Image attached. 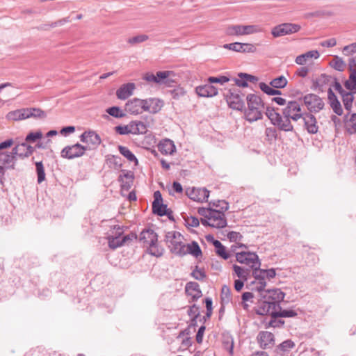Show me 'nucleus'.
I'll list each match as a JSON object with an SVG mask.
<instances>
[{"instance_id": "1", "label": "nucleus", "mask_w": 356, "mask_h": 356, "mask_svg": "<svg viewBox=\"0 0 356 356\" xmlns=\"http://www.w3.org/2000/svg\"><path fill=\"white\" fill-rule=\"evenodd\" d=\"M266 115L270 120L271 123L284 131H293V125L291 121L298 122L303 118L305 111H302L300 102L297 101H289L282 110V116L274 108L267 106L266 108Z\"/></svg>"}, {"instance_id": "2", "label": "nucleus", "mask_w": 356, "mask_h": 356, "mask_svg": "<svg viewBox=\"0 0 356 356\" xmlns=\"http://www.w3.org/2000/svg\"><path fill=\"white\" fill-rule=\"evenodd\" d=\"M246 102L248 106L246 109V120L254 122L261 119L265 109L261 98L257 95L250 94L246 96Z\"/></svg>"}, {"instance_id": "3", "label": "nucleus", "mask_w": 356, "mask_h": 356, "mask_svg": "<svg viewBox=\"0 0 356 356\" xmlns=\"http://www.w3.org/2000/svg\"><path fill=\"white\" fill-rule=\"evenodd\" d=\"M140 241L143 243L151 255L156 257L163 255L164 250L158 245V235L153 229H143L140 234Z\"/></svg>"}, {"instance_id": "4", "label": "nucleus", "mask_w": 356, "mask_h": 356, "mask_svg": "<svg viewBox=\"0 0 356 356\" xmlns=\"http://www.w3.org/2000/svg\"><path fill=\"white\" fill-rule=\"evenodd\" d=\"M184 236L177 231L168 232L165 236V241L170 250V251L178 256H184Z\"/></svg>"}, {"instance_id": "5", "label": "nucleus", "mask_w": 356, "mask_h": 356, "mask_svg": "<svg viewBox=\"0 0 356 356\" xmlns=\"http://www.w3.org/2000/svg\"><path fill=\"white\" fill-rule=\"evenodd\" d=\"M269 316L266 317L264 321L266 328L268 327H282L284 321L281 318H291L297 316V313L292 309H284L283 311L268 312Z\"/></svg>"}, {"instance_id": "6", "label": "nucleus", "mask_w": 356, "mask_h": 356, "mask_svg": "<svg viewBox=\"0 0 356 356\" xmlns=\"http://www.w3.org/2000/svg\"><path fill=\"white\" fill-rule=\"evenodd\" d=\"M262 298L258 302L257 307L255 308V312L259 315H267L268 312L283 311L280 306V302H274L270 295L266 293L261 296Z\"/></svg>"}, {"instance_id": "7", "label": "nucleus", "mask_w": 356, "mask_h": 356, "mask_svg": "<svg viewBox=\"0 0 356 356\" xmlns=\"http://www.w3.org/2000/svg\"><path fill=\"white\" fill-rule=\"evenodd\" d=\"M250 270L246 268V288L254 291L257 293V296H261L264 291L266 286L265 280L260 277H257L256 275H250Z\"/></svg>"}, {"instance_id": "8", "label": "nucleus", "mask_w": 356, "mask_h": 356, "mask_svg": "<svg viewBox=\"0 0 356 356\" xmlns=\"http://www.w3.org/2000/svg\"><path fill=\"white\" fill-rule=\"evenodd\" d=\"M201 222L203 225L215 228H223L227 225L224 212L218 209H213L209 219H201Z\"/></svg>"}, {"instance_id": "9", "label": "nucleus", "mask_w": 356, "mask_h": 356, "mask_svg": "<svg viewBox=\"0 0 356 356\" xmlns=\"http://www.w3.org/2000/svg\"><path fill=\"white\" fill-rule=\"evenodd\" d=\"M301 29L300 25L293 23H283L275 26L271 30L274 38L290 35L298 32Z\"/></svg>"}, {"instance_id": "10", "label": "nucleus", "mask_w": 356, "mask_h": 356, "mask_svg": "<svg viewBox=\"0 0 356 356\" xmlns=\"http://www.w3.org/2000/svg\"><path fill=\"white\" fill-rule=\"evenodd\" d=\"M88 148V147H84L79 143H76L73 145L65 147L62 149L60 155L63 158L73 159L84 155L85 152L87 151Z\"/></svg>"}, {"instance_id": "11", "label": "nucleus", "mask_w": 356, "mask_h": 356, "mask_svg": "<svg viewBox=\"0 0 356 356\" xmlns=\"http://www.w3.org/2000/svg\"><path fill=\"white\" fill-rule=\"evenodd\" d=\"M173 72L171 71H159L156 74L152 73H147L144 75L143 79L149 83H165L170 85L174 81L170 79Z\"/></svg>"}, {"instance_id": "12", "label": "nucleus", "mask_w": 356, "mask_h": 356, "mask_svg": "<svg viewBox=\"0 0 356 356\" xmlns=\"http://www.w3.org/2000/svg\"><path fill=\"white\" fill-rule=\"evenodd\" d=\"M305 105L311 113H318L324 107L323 99L315 94H307L303 97Z\"/></svg>"}, {"instance_id": "13", "label": "nucleus", "mask_w": 356, "mask_h": 356, "mask_svg": "<svg viewBox=\"0 0 356 356\" xmlns=\"http://www.w3.org/2000/svg\"><path fill=\"white\" fill-rule=\"evenodd\" d=\"M80 140L88 147V150L96 149L101 143L100 136L93 131H86L80 136Z\"/></svg>"}, {"instance_id": "14", "label": "nucleus", "mask_w": 356, "mask_h": 356, "mask_svg": "<svg viewBox=\"0 0 356 356\" xmlns=\"http://www.w3.org/2000/svg\"><path fill=\"white\" fill-rule=\"evenodd\" d=\"M186 195L192 200L198 202L207 201L209 191L205 188H188L186 189Z\"/></svg>"}, {"instance_id": "15", "label": "nucleus", "mask_w": 356, "mask_h": 356, "mask_svg": "<svg viewBox=\"0 0 356 356\" xmlns=\"http://www.w3.org/2000/svg\"><path fill=\"white\" fill-rule=\"evenodd\" d=\"M108 247L112 250H115L118 248L122 247L130 241L137 238V235L134 233H130L124 236L122 238H114L107 236Z\"/></svg>"}, {"instance_id": "16", "label": "nucleus", "mask_w": 356, "mask_h": 356, "mask_svg": "<svg viewBox=\"0 0 356 356\" xmlns=\"http://www.w3.org/2000/svg\"><path fill=\"white\" fill-rule=\"evenodd\" d=\"M299 124H303L307 131L312 134H316L318 130L316 118L311 113L305 112Z\"/></svg>"}, {"instance_id": "17", "label": "nucleus", "mask_w": 356, "mask_h": 356, "mask_svg": "<svg viewBox=\"0 0 356 356\" xmlns=\"http://www.w3.org/2000/svg\"><path fill=\"white\" fill-rule=\"evenodd\" d=\"M246 246V267H250L252 274L254 275V272L260 269L261 261L255 252L248 250Z\"/></svg>"}, {"instance_id": "18", "label": "nucleus", "mask_w": 356, "mask_h": 356, "mask_svg": "<svg viewBox=\"0 0 356 356\" xmlns=\"http://www.w3.org/2000/svg\"><path fill=\"white\" fill-rule=\"evenodd\" d=\"M34 152V147L28 145L26 142H23L17 145L13 149V154L20 158L29 157Z\"/></svg>"}, {"instance_id": "19", "label": "nucleus", "mask_w": 356, "mask_h": 356, "mask_svg": "<svg viewBox=\"0 0 356 356\" xmlns=\"http://www.w3.org/2000/svg\"><path fill=\"white\" fill-rule=\"evenodd\" d=\"M230 95L227 96V102L230 108L242 111L244 104L241 97L236 92L229 91Z\"/></svg>"}, {"instance_id": "20", "label": "nucleus", "mask_w": 356, "mask_h": 356, "mask_svg": "<svg viewBox=\"0 0 356 356\" xmlns=\"http://www.w3.org/2000/svg\"><path fill=\"white\" fill-rule=\"evenodd\" d=\"M125 111L131 115H138L142 113L143 108L140 99L134 98L129 100L125 104Z\"/></svg>"}, {"instance_id": "21", "label": "nucleus", "mask_w": 356, "mask_h": 356, "mask_svg": "<svg viewBox=\"0 0 356 356\" xmlns=\"http://www.w3.org/2000/svg\"><path fill=\"white\" fill-rule=\"evenodd\" d=\"M136 86L134 83L122 85L116 91L117 97L120 99H126L133 95Z\"/></svg>"}, {"instance_id": "22", "label": "nucleus", "mask_w": 356, "mask_h": 356, "mask_svg": "<svg viewBox=\"0 0 356 356\" xmlns=\"http://www.w3.org/2000/svg\"><path fill=\"white\" fill-rule=\"evenodd\" d=\"M348 70L350 71L349 79L344 83V86L347 90L356 93V69L354 68V64L348 60Z\"/></svg>"}, {"instance_id": "23", "label": "nucleus", "mask_w": 356, "mask_h": 356, "mask_svg": "<svg viewBox=\"0 0 356 356\" xmlns=\"http://www.w3.org/2000/svg\"><path fill=\"white\" fill-rule=\"evenodd\" d=\"M195 91L199 96L203 97H211L218 94V89L211 85L210 83L204 86H197L195 88Z\"/></svg>"}, {"instance_id": "24", "label": "nucleus", "mask_w": 356, "mask_h": 356, "mask_svg": "<svg viewBox=\"0 0 356 356\" xmlns=\"http://www.w3.org/2000/svg\"><path fill=\"white\" fill-rule=\"evenodd\" d=\"M258 341L262 348H270L274 343V335L270 332H260L258 335Z\"/></svg>"}, {"instance_id": "25", "label": "nucleus", "mask_w": 356, "mask_h": 356, "mask_svg": "<svg viewBox=\"0 0 356 356\" xmlns=\"http://www.w3.org/2000/svg\"><path fill=\"white\" fill-rule=\"evenodd\" d=\"M15 163V155L11 152H0V165H4L6 168L14 169Z\"/></svg>"}, {"instance_id": "26", "label": "nucleus", "mask_w": 356, "mask_h": 356, "mask_svg": "<svg viewBox=\"0 0 356 356\" xmlns=\"http://www.w3.org/2000/svg\"><path fill=\"white\" fill-rule=\"evenodd\" d=\"M327 95L330 106L333 109L334 112L338 115H341L343 113V109L341 108L340 102L337 99V96L333 92L331 88H329L327 91Z\"/></svg>"}, {"instance_id": "27", "label": "nucleus", "mask_w": 356, "mask_h": 356, "mask_svg": "<svg viewBox=\"0 0 356 356\" xmlns=\"http://www.w3.org/2000/svg\"><path fill=\"white\" fill-rule=\"evenodd\" d=\"M320 56V54L317 50H312L309 51L305 54L299 55L296 58V63L298 65H304L309 60L312 58H318Z\"/></svg>"}, {"instance_id": "28", "label": "nucleus", "mask_w": 356, "mask_h": 356, "mask_svg": "<svg viewBox=\"0 0 356 356\" xmlns=\"http://www.w3.org/2000/svg\"><path fill=\"white\" fill-rule=\"evenodd\" d=\"M186 292L194 299L199 298L202 296L199 284L195 282H189L186 284Z\"/></svg>"}, {"instance_id": "29", "label": "nucleus", "mask_w": 356, "mask_h": 356, "mask_svg": "<svg viewBox=\"0 0 356 356\" xmlns=\"http://www.w3.org/2000/svg\"><path fill=\"white\" fill-rule=\"evenodd\" d=\"M8 120L18 121L26 119V108L10 111L6 115Z\"/></svg>"}, {"instance_id": "30", "label": "nucleus", "mask_w": 356, "mask_h": 356, "mask_svg": "<svg viewBox=\"0 0 356 356\" xmlns=\"http://www.w3.org/2000/svg\"><path fill=\"white\" fill-rule=\"evenodd\" d=\"M354 94H355V92L345 91L341 95L344 108L348 112V115L350 114L352 108L354 100Z\"/></svg>"}, {"instance_id": "31", "label": "nucleus", "mask_w": 356, "mask_h": 356, "mask_svg": "<svg viewBox=\"0 0 356 356\" xmlns=\"http://www.w3.org/2000/svg\"><path fill=\"white\" fill-rule=\"evenodd\" d=\"M26 119H44L47 117L46 113L39 108H26Z\"/></svg>"}, {"instance_id": "32", "label": "nucleus", "mask_w": 356, "mask_h": 356, "mask_svg": "<svg viewBox=\"0 0 356 356\" xmlns=\"http://www.w3.org/2000/svg\"><path fill=\"white\" fill-rule=\"evenodd\" d=\"M184 252V255L191 254L195 257H198L202 255V250L198 243L195 241H193L190 244L185 245Z\"/></svg>"}, {"instance_id": "33", "label": "nucleus", "mask_w": 356, "mask_h": 356, "mask_svg": "<svg viewBox=\"0 0 356 356\" xmlns=\"http://www.w3.org/2000/svg\"><path fill=\"white\" fill-rule=\"evenodd\" d=\"M132 134H144L147 131V125L141 121H132L130 122Z\"/></svg>"}, {"instance_id": "34", "label": "nucleus", "mask_w": 356, "mask_h": 356, "mask_svg": "<svg viewBox=\"0 0 356 356\" xmlns=\"http://www.w3.org/2000/svg\"><path fill=\"white\" fill-rule=\"evenodd\" d=\"M345 127L349 134H356V113L351 114L349 118L346 115Z\"/></svg>"}, {"instance_id": "35", "label": "nucleus", "mask_w": 356, "mask_h": 356, "mask_svg": "<svg viewBox=\"0 0 356 356\" xmlns=\"http://www.w3.org/2000/svg\"><path fill=\"white\" fill-rule=\"evenodd\" d=\"M153 213L157 214L159 216H168L170 218V213L167 209V205L163 204L162 202H159L157 204H152Z\"/></svg>"}, {"instance_id": "36", "label": "nucleus", "mask_w": 356, "mask_h": 356, "mask_svg": "<svg viewBox=\"0 0 356 356\" xmlns=\"http://www.w3.org/2000/svg\"><path fill=\"white\" fill-rule=\"evenodd\" d=\"M175 146L170 140H165L159 145V149L165 154H171L174 152Z\"/></svg>"}, {"instance_id": "37", "label": "nucleus", "mask_w": 356, "mask_h": 356, "mask_svg": "<svg viewBox=\"0 0 356 356\" xmlns=\"http://www.w3.org/2000/svg\"><path fill=\"white\" fill-rule=\"evenodd\" d=\"M264 293H266L268 295H270L274 299V302H280L283 301L285 293L282 292L280 289H273L266 290L264 291Z\"/></svg>"}, {"instance_id": "38", "label": "nucleus", "mask_w": 356, "mask_h": 356, "mask_svg": "<svg viewBox=\"0 0 356 356\" xmlns=\"http://www.w3.org/2000/svg\"><path fill=\"white\" fill-rule=\"evenodd\" d=\"M330 65L334 70L339 72L343 71L346 66V63L342 60L341 58L339 57L338 56H335L333 58L332 61L330 63Z\"/></svg>"}, {"instance_id": "39", "label": "nucleus", "mask_w": 356, "mask_h": 356, "mask_svg": "<svg viewBox=\"0 0 356 356\" xmlns=\"http://www.w3.org/2000/svg\"><path fill=\"white\" fill-rule=\"evenodd\" d=\"M106 162L109 167L118 169L122 166L121 158L115 155H107Z\"/></svg>"}, {"instance_id": "40", "label": "nucleus", "mask_w": 356, "mask_h": 356, "mask_svg": "<svg viewBox=\"0 0 356 356\" xmlns=\"http://www.w3.org/2000/svg\"><path fill=\"white\" fill-rule=\"evenodd\" d=\"M118 149L120 154L127 158L129 161L135 162L136 164H138V159L127 147L119 145Z\"/></svg>"}, {"instance_id": "41", "label": "nucleus", "mask_w": 356, "mask_h": 356, "mask_svg": "<svg viewBox=\"0 0 356 356\" xmlns=\"http://www.w3.org/2000/svg\"><path fill=\"white\" fill-rule=\"evenodd\" d=\"M228 35H241L245 34V26L234 25L229 26L226 30Z\"/></svg>"}, {"instance_id": "42", "label": "nucleus", "mask_w": 356, "mask_h": 356, "mask_svg": "<svg viewBox=\"0 0 356 356\" xmlns=\"http://www.w3.org/2000/svg\"><path fill=\"white\" fill-rule=\"evenodd\" d=\"M254 275H256L257 277H260L261 278L265 280V277H267L268 279H271L275 277L276 273L275 269L270 268L268 270H262L259 269L254 272Z\"/></svg>"}, {"instance_id": "43", "label": "nucleus", "mask_w": 356, "mask_h": 356, "mask_svg": "<svg viewBox=\"0 0 356 356\" xmlns=\"http://www.w3.org/2000/svg\"><path fill=\"white\" fill-rule=\"evenodd\" d=\"M220 298L222 305L228 304L231 301V290L227 285L222 286Z\"/></svg>"}, {"instance_id": "44", "label": "nucleus", "mask_w": 356, "mask_h": 356, "mask_svg": "<svg viewBox=\"0 0 356 356\" xmlns=\"http://www.w3.org/2000/svg\"><path fill=\"white\" fill-rule=\"evenodd\" d=\"M287 80L284 76H280L273 79L270 82V86L275 88H284L287 85Z\"/></svg>"}, {"instance_id": "45", "label": "nucleus", "mask_w": 356, "mask_h": 356, "mask_svg": "<svg viewBox=\"0 0 356 356\" xmlns=\"http://www.w3.org/2000/svg\"><path fill=\"white\" fill-rule=\"evenodd\" d=\"M151 103L150 110H149V112L151 113H157L163 106V101L159 99L151 98Z\"/></svg>"}, {"instance_id": "46", "label": "nucleus", "mask_w": 356, "mask_h": 356, "mask_svg": "<svg viewBox=\"0 0 356 356\" xmlns=\"http://www.w3.org/2000/svg\"><path fill=\"white\" fill-rule=\"evenodd\" d=\"M149 39V36L146 34H139L136 36L129 38L127 40V43L130 45H136L147 41Z\"/></svg>"}, {"instance_id": "47", "label": "nucleus", "mask_w": 356, "mask_h": 356, "mask_svg": "<svg viewBox=\"0 0 356 356\" xmlns=\"http://www.w3.org/2000/svg\"><path fill=\"white\" fill-rule=\"evenodd\" d=\"M222 345L229 353L232 355L233 354L234 341L233 339L229 335H223Z\"/></svg>"}, {"instance_id": "48", "label": "nucleus", "mask_w": 356, "mask_h": 356, "mask_svg": "<svg viewBox=\"0 0 356 356\" xmlns=\"http://www.w3.org/2000/svg\"><path fill=\"white\" fill-rule=\"evenodd\" d=\"M38 183L40 184L45 179L44 168L42 161L35 163Z\"/></svg>"}, {"instance_id": "49", "label": "nucleus", "mask_w": 356, "mask_h": 356, "mask_svg": "<svg viewBox=\"0 0 356 356\" xmlns=\"http://www.w3.org/2000/svg\"><path fill=\"white\" fill-rule=\"evenodd\" d=\"M106 113L116 118H122L125 116V113L118 106H112L107 108Z\"/></svg>"}, {"instance_id": "50", "label": "nucleus", "mask_w": 356, "mask_h": 356, "mask_svg": "<svg viewBox=\"0 0 356 356\" xmlns=\"http://www.w3.org/2000/svg\"><path fill=\"white\" fill-rule=\"evenodd\" d=\"M245 43L242 42H233L230 44H225L223 45L225 49L232 50L236 52H241L244 51Z\"/></svg>"}, {"instance_id": "51", "label": "nucleus", "mask_w": 356, "mask_h": 356, "mask_svg": "<svg viewBox=\"0 0 356 356\" xmlns=\"http://www.w3.org/2000/svg\"><path fill=\"white\" fill-rule=\"evenodd\" d=\"M265 135L266 140L271 143L277 139V130L274 127H267L265 130Z\"/></svg>"}, {"instance_id": "52", "label": "nucleus", "mask_w": 356, "mask_h": 356, "mask_svg": "<svg viewBox=\"0 0 356 356\" xmlns=\"http://www.w3.org/2000/svg\"><path fill=\"white\" fill-rule=\"evenodd\" d=\"M174 99L179 100L186 95L185 90L181 87H177L169 91Z\"/></svg>"}, {"instance_id": "53", "label": "nucleus", "mask_w": 356, "mask_h": 356, "mask_svg": "<svg viewBox=\"0 0 356 356\" xmlns=\"http://www.w3.org/2000/svg\"><path fill=\"white\" fill-rule=\"evenodd\" d=\"M124 227L120 225H115L112 230H111V234L108 236H111L114 238H122L124 234Z\"/></svg>"}, {"instance_id": "54", "label": "nucleus", "mask_w": 356, "mask_h": 356, "mask_svg": "<svg viewBox=\"0 0 356 356\" xmlns=\"http://www.w3.org/2000/svg\"><path fill=\"white\" fill-rule=\"evenodd\" d=\"M331 79L332 77L330 76L323 74L316 80L315 85L316 87L321 88L323 86L327 83Z\"/></svg>"}, {"instance_id": "55", "label": "nucleus", "mask_w": 356, "mask_h": 356, "mask_svg": "<svg viewBox=\"0 0 356 356\" xmlns=\"http://www.w3.org/2000/svg\"><path fill=\"white\" fill-rule=\"evenodd\" d=\"M42 136L41 131H37V132H31L29 133L26 138L25 142L27 143H34L37 140L40 139Z\"/></svg>"}, {"instance_id": "56", "label": "nucleus", "mask_w": 356, "mask_h": 356, "mask_svg": "<svg viewBox=\"0 0 356 356\" xmlns=\"http://www.w3.org/2000/svg\"><path fill=\"white\" fill-rule=\"evenodd\" d=\"M192 277L199 281H202L206 277L205 273L203 270L199 269L197 267L191 273Z\"/></svg>"}, {"instance_id": "57", "label": "nucleus", "mask_w": 356, "mask_h": 356, "mask_svg": "<svg viewBox=\"0 0 356 356\" xmlns=\"http://www.w3.org/2000/svg\"><path fill=\"white\" fill-rule=\"evenodd\" d=\"M209 204H211V202H210ZM212 205L216 208V209H219L218 210L221 211H226L229 208L228 204L223 200H217L213 202H212Z\"/></svg>"}, {"instance_id": "58", "label": "nucleus", "mask_w": 356, "mask_h": 356, "mask_svg": "<svg viewBox=\"0 0 356 356\" xmlns=\"http://www.w3.org/2000/svg\"><path fill=\"white\" fill-rule=\"evenodd\" d=\"M115 129V131L120 135L132 134L131 128H130V123L125 126H117Z\"/></svg>"}, {"instance_id": "59", "label": "nucleus", "mask_w": 356, "mask_h": 356, "mask_svg": "<svg viewBox=\"0 0 356 356\" xmlns=\"http://www.w3.org/2000/svg\"><path fill=\"white\" fill-rule=\"evenodd\" d=\"M208 81L210 83H218L220 84H223L229 81V79L225 76H220L218 77L211 76L208 79Z\"/></svg>"}, {"instance_id": "60", "label": "nucleus", "mask_w": 356, "mask_h": 356, "mask_svg": "<svg viewBox=\"0 0 356 356\" xmlns=\"http://www.w3.org/2000/svg\"><path fill=\"white\" fill-rule=\"evenodd\" d=\"M238 78H234L233 81L235 84L239 87H245V73L240 72L238 74Z\"/></svg>"}, {"instance_id": "61", "label": "nucleus", "mask_w": 356, "mask_h": 356, "mask_svg": "<svg viewBox=\"0 0 356 356\" xmlns=\"http://www.w3.org/2000/svg\"><path fill=\"white\" fill-rule=\"evenodd\" d=\"M355 52H356V42L345 46L343 49V53L346 56Z\"/></svg>"}, {"instance_id": "62", "label": "nucleus", "mask_w": 356, "mask_h": 356, "mask_svg": "<svg viewBox=\"0 0 356 356\" xmlns=\"http://www.w3.org/2000/svg\"><path fill=\"white\" fill-rule=\"evenodd\" d=\"M216 252L218 256L221 257L224 259H227L229 257V254L223 245L216 250Z\"/></svg>"}, {"instance_id": "63", "label": "nucleus", "mask_w": 356, "mask_h": 356, "mask_svg": "<svg viewBox=\"0 0 356 356\" xmlns=\"http://www.w3.org/2000/svg\"><path fill=\"white\" fill-rule=\"evenodd\" d=\"M295 346L293 341L291 340H286L280 344V348L283 351L289 350Z\"/></svg>"}, {"instance_id": "64", "label": "nucleus", "mask_w": 356, "mask_h": 356, "mask_svg": "<svg viewBox=\"0 0 356 356\" xmlns=\"http://www.w3.org/2000/svg\"><path fill=\"white\" fill-rule=\"evenodd\" d=\"M186 222L188 226H191L193 227H196L199 226V225H200V221H199L198 218H197L196 217H193V216L188 217L186 219Z\"/></svg>"}]
</instances>
